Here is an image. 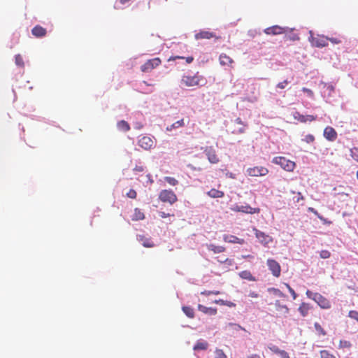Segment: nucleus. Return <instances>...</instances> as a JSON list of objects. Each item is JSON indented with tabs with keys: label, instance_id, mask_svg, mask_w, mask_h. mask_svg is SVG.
Returning <instances> with one entry per match:
<instances>
[{
	"label": "nucleus",
	"instance_id": "nucleus-1",
	"mask_svg": "<svg viewBox=\"0 0 358 358\" xmlns=\"http://www.w3.org/2000/svg\"><path fill=\"white\" fill-rule=\"evenodd\" d=\"M181 83L187 87H195L205 85L206 80L203 76L197 73L194 76H183Z\"/></svg>",
	"mask_w": 358,
	"mask_h": 358
},
{
	"label": "nucleus",
	"instance_id": "nucleus-2",
	"mask_svg": "<svg viewBox=\"0 0 358 358\" xmlns=\"http://www.w3.org/2000/svg\"><path fill=\"white\" fill-rule=\"evenodd\" d=\"M306 294L309 299L315 301L321 308L329 309L331 308L330 301L320 293H314L310 290H307Z\"/></svg>",
	"mask_w": 358,
	"mask_h": 358
},
{
	"label": "nucleus",
	"instance_id": "nucleus-3",
	"mask_svg": "<svg viewBox=\"0 0 358 358\" xmlns=\"http://www.w3.org/2000/svg\"><path fill=\"white\" fill-rule=\"evenodd\" d=\"M273 163L278 164L282 169L287 171H293L296 167V164L293 161L287 159L285 157H275L272 160Z\"/></svg>",
	"mask_w": 358,
	"mask_h": 358
},
{
	"label": "nucleus",
	"instance_id": "nucleus-4",
	"mask_svg": "<svg viewBox=\"0 0 358 358\" xmlns=\"http://www.w3.org/2000/svg\"><path fill=\"white\" fill-rule=\"evenodd\" d=\"M160 201L164 203L173 204L178 200L176 194L171 189H164L161 191L159 195Z\"/></svg>",
	"mask_w": 358,
	"mask_h": 358
},
{
	"label": "nucleus",
	"instance_id": "nucleus-5",
	"mask_svg": "<svg viewBox=\"0 0 358 358\" xmlns=\"http://www.w3.org/2000/svg\"><path fill=\"white\" fill-rule=\"evenodd\" d=\"M162 63L160 58L155 57L151 59H148L146 62H145L141 66V70L142 72L148 73L150 72L155 68L159 66Z\"/></svg>",
	"mask_w": 358,
	"mask_h": 358
},
{
	"label": "nucleus",
	"instance_id": "nucleus-6",
	"mask_svg": "<svg viewBox=\"0 0 358 358\" xmlns=\"http://www.w3.org/2000/svg\"><path fill=\"white\" fill-rule=\"evenodd\" d=\"M231 209L234 212H240L246 214H258L260 213L259 208H252L248 204L245 206L236 205L233 206Z\"/></svg>",
	"mask_w": 358,
	"mask_h": 358
},
{
	"label": "nucleus",
	"instance_id": "nucleus-7",
	"mask_svg": "<svg viewBox=\"0 0 358 358\" xmlns=\"http://www.w3.org/2000/svg\"><path fill=\"white\" fill-rule=\"evenodd\" d=\"M266 264L268 269L271 271L272 275L276 278H278L281 273V267L279 263L275 259H268Z\"/></svg>",
	"mask_w": 358,
	"mask_h": 358
},
{
	"label": "nucleus",
	"instance_id": "nucleus-8",
	"mask_svg": "<svg viewBox=\"0 0 358 358\" xmlns=\"http://www.w3.org/2000/svg\"><path fill=\"white\" fill-rule=\"evenodd\" d=\"M328 39L329 37L324 36L323 35H317L315 37L312 36L310 41L313 46L317 48H323L328 45Z\"/></svg>",
	"mask_w": 358,
	"mask_h": 358
},
{
	"label": "nucleus",
	"instance_id": "nucleus-9",
	"mask_svg": "<svg viewBox=\"0 0 358 358\" xmlns=\"http://www.w3.org/2000/svg\"><path fill=\"white\" fill-rule=\"evenodd\" d=\"M247 173L250 176H264L268 173V170L264 166H255L248 169Z\"/></svg>",
	"mask_w": 358,
	"mask_h": 358
},
{
	"label": "nucleus",
	"instance_id": "nucleus-10",
	"mask_svg": "<svg viewBox=\"0 0 358 358\" xmlns=\"http://www.w3.org/2000/svg\"><path fill=\"white\" fill-rule=\"evenodd\" d=\"M194 38L196 40L210 39L213 38L218 40L220 38V37L217 36L214 32L206 30H201L199 32L196 33L194 35Z\"/></svg>",
	"mask_w": 358,
	"mask_h": 358
},
{
	"label": "nucleus",
	"instance_id": "nucleus-11",
	"mask_svg": "<svg viewBox=\"0 0 358 358\" xmlns=\"http://www.w3.org/2000/svg\"><path fill=\"white\" fill-rule=\"evenodd\" d=\"M287 28L282 27L278 25H274L266 28L264 32L267 35H279L287 32Z\"/></svg>",
	"mask_w": 358,
	"mask_h": 358
},
{
	"label": "nucleus",
	"instance_id": "nucleus-12",
	"mask_svg": "<svg viewBox=\"0 0 358 358\" xmlns=\"http://www.w3.org/2000/svg\"><path fill=\"white\" fill-rule=\"evenodd\" d=\"M294 119L301 122V123H306L307 122H313L315 121L317 119V116H314L312 115H302L298 111H295L293 113Z\"/></svg>",
	"mask_w": 358,
	"mask_h": 358
},
{
	"label": "nucleus",
	"instance_id": "nucleus-13",
	"mask_svg": "<svg viewBox=\"0 0 358 358\" xmlns=\"http://www.w3.org/2000/svg\"><path fill=\"white\" fill-rule=\"evenodd\" d=\"M204 152L210 163L217 164L219 162V158L216 155V151L212 146L207 147L205 149Z\"/></svg>",
	"mask_w": 358,
	"mask_h": 358
},
{
	"label": "nucleus",
	"instance_id": "nucleus-14",
	"mask_svg": "<svg viewBox=\"0 0 358 358\" xmlns=\"http://www.w3.org/2000/svg\"><path fill=\"white\" fill-rule=\"evenodd\" d=\"M138 145L144 150H150L154 146L153 140L149 136H143L138 140Z\"/></svg>",
	"mask_w": 358,
	"mask_h": 358
},
{
	"label": "nucleus",
	"instance_id": "nucleus-15",
	"mask_svg": "<svg viewBox=\"0 0 358 358\" xmlns=\"http://www.w3.org/2000/svg\"><path fill=\"white\" fill-rule=\"evenodd\" d=\"M324 136L329 141H334L337 138V132L331 127H327L324 129Z\"/></svg>",
	"mask_w": 358,
	"mask_h": 358
},
{
	"label": "nucleus",
	"instance_id": "nucleus-16",
	"mask_svg": "<svg viewBox=\"0 0 358 358\" xmlns=\"http://www.w3.org/2000/svg\"><path fill=\"white\" fill-rule=\"evenodd\" d=\"M255 235L259 241L264 245H267L272 242V238L262 231L256 230Z\"/></svg>",
	"mask_w": 358,
	"mask_h": 358
},
{
	"label": "nucleus",
	"instance_id": "nucleus-17",
	"mask_svg": "<svg viewBox=\"0 0 358 358\" xmlns=\"http://www.w3.org/2000/svg\"><path fill=\"white\" fill-rule=\"evenodd\" d=\"M223 240L226 243H238V244H243L245 243L244 239L239 238L236 236L234 235H229L225 234L223 236Z\"/></svg>",
	"mask_w": 358,
	"mask_h": 358
},
{
	"label": "nucleus",
	"instance_id": "nucleus-18",
	"mask_svg": "<svg viewBox=\"0 0 358 358\" xmlns=\"http://www.w3.org/2000/svg\"><path fill=\"white\" fill-rule=\"evenodd\" d=\"M31 34L36 38H42L46 35L47 31L41 25H36L31 29Z\"/></svg>",
	"mask_w": 358,
	"mask_h": 358
},
{
	"label": "nucleus",
	"instance_id": "nucleus-19",
	"mask_svg": "<svg viewBox=\"0 0 358 358\" xmlns=\"http://www.w3.org/2000/svg\"><path fill=\"white\" fill-rule=\"evenodd\" d=\"M220 64L222 66H231L234 60L225 53H222L219 57Z\"/></svg>",
	"mask_w": 358,
	"mask_h": 358
},
{
	"label": "nucleus",
	"instance_id": "nucleus-20",
	"mask_svg": "<svg viewBox=\"0 0 358 358\" xmlns=\"http://www.w3.org/2000/svg\"><path fill=\"white\" fill-rule=\"evenodd\" d=\"M198 310L205 314L210 315H215L217 314V308L211 307L208 308L201 304L198 305Z\"/></svg>",
	"mask_w": 358,
	"mask_h": 358
},
{
	"label": "nucleus",
	"instance_id": "nucleus-21",
	"mask_svg": "<svg viewBox=\"0 0 358 358\" xmlns=\"http://www.w3.org/2000/svg\"><path fill=\"white\" fill-rule=\"evenodd\" d=\"M208 348V343L207 341H203V340H199L196 344L194 345V346L193 347V350L194 351H197V350H207Z\"/></svg>",
	"mask_w": 358,
	"mask_h": 358
},
{
	"label": "nucleus",
	"instance_id": "nucleus-22",
	"mask_svg": "<svg viewBox=\"0 0 358 358\" xmlns=\"http://www.w3.org/2000/svg\"><path fill=\"white\" fill-rule=\"evenodd\" d=\"M207 249L209 251H212L213 253H221L226 250L225 247L221 245H215L214 244L206 245Z\"/></svg>",
	"mask_w": 358,
	"mask_h": 358
},
{
	"label": "nucleus",
	"instance_id": "nucleus-23",
	"mask_svg": "<svg viewBox=\"0 0 358 358\" xmlns=\"http://www.w3.org/2000/svg\"><path fill=\"white\" fill-rule=\"evenodd\" d=\"M145 218V215L141 209L136 208L134 210V213L131 217L133 221L143 220Z\"/></svg>",
	"mask_w": 358,
	"mask_h": 358
},
{
	"label": "nucleus",
	"instance_id": "nucleus-24",
	"mask_svg": "<svg viewBox=\"0 0 358 358\" xmlns=\"http://www.w3.org/2000/svg\"><path fill=\"white\" fill-rule=\"evenodd\" d=\"M207 195L211 198H222L224 193L222 191L213 188L207 192Z\"/></svg>",
	"mask_w": 358,
	"mask_h": 358
},
{
	"label": "nucleus",
	"instance_id": "nucleus-25",
	"mask_svg": "<svg viewBox=\"0 0 358 358\" xmlns=\"http://www.w3.org/2000/svg\"><path fill=\"white\" fill-rule=\"evenodd\" d=\"M310 309V306L306 303H302L299 307V311L303 317H306Z\"/></svg>",
	"mask_w": 358,
	"mask_h": 358
},
{
	"label": "nucleus",
	"instance_id": "nucleus-26",
	"mask_svg": "<svg viewBox=\"0 0 358 358\" xmlns=\"http://www.w3.org/2000/svg\"><path fill=\"white\" fill-rule=\"evenodd\" d=\"M139 241L142 242V245L145 248H152L155 246L154 243L151 241L150 238H146L143 236H139Z\"/></svg>",
	"mask_w": 358,
	"mask_h": 358
},
{
	"label": "nucleus",
	"instance_id": "nucleus-27",
	"mask_svg": "<svg viewBox=\"0 0 358 358\" xmlns=\"http://www.w3.org/2000/svg\"><path fill=\"white\" fill-rule=\"evenodd\" d=\"M239 276L245 280L250 281H255V278L252 276V273L249 271H243L239 273Z\"/></svg>",
	"mask_w": 358,
	"mask_h": 358
},
{
	"label": "nucleus",
	"instance_id": "nucleus-28",
	"mask_svg": "<svg viewBox=\"0 0 358 358\" xmlns=\"http://www.w3.org/2000/svg\"><path fill=\"white\" fill-rule=\"evenodd\" d=\"M276 310L282 312L284 314L289 313V308L286 305L281 304L280 301L277 300L275 302Z\"/></svg>",
	"mask_w": 358,
	"mask_h": 358
},
{
	"label": "nucleus",
	"instance_id": "nucleus-29",
	"mask_svg": "<svg viewBox=\"0 0 358 358\" xmlns=\"http://www.w3.org/2000/svg\"><path fill=\"white\" fill-rule=\"evenodd\" d=\"M117 128L122 131H128L130 129V126L127 122L121 120L117 122Z\"/></svg>",
	"mask_w": 358,
	"mask_h": 358
},
{
	"label": "nucleus",
	"instance_id": "nucleus-30",
	"mask_svg": "<svg viewBox=\"0 0 358 358\" xmlns=\"http://www.w3.org/2000/svg\"><path fill=\"white\" fill-rule=\"evenodd\" d=\"M185 126L184 120L181 119L174 123H173L171 126L167 127L166 129L168 131H171L173 129H176L179 127H182Z\"/></svg>",
	"mask_w": 358,
	"mask_h": 358
},
{
	"label": "nucleus",
	"instance_id": "nucleus-31",
	"mask_svg": "<svg viewBox=\"0 0 358 358\" xmlns=\"http://www.w3.org/2000/svg\"><path fill=\"white\" fill-rule=\"evenodd\" d=\"M182 311L189 318H193L194 317V309L189 306H183Z\"/></svg>",
	"mask_w": 358,
	"mask_h": 358
},
{
	"label": "nucleus",
	"instance_id": "nucleus-32",
	"mask_svg": "<svg viewBox=\"0 0 358 358\" xmlns=\"http://www.w3.org/2000/svg\"><path fill=\"white\" fill-rule=\"evenodd\" d=\"M214 303H215L217 304L222 305V306H227L229 307H235L236 306V304L234 303H233L231 301H224L222 299L215 300L214 301Z\"/></svg>",
	"mask_w": 358,
	"mask_h": 358
},
{
	"label": "nucleus",
	"instance_id": "nucleus-33",
	"mask_svg": "<svg viewBox=\"0 0 358 358\" xmlns=\"http://www.w3.org/2000/svg\"><path fill=\"white\" fill-rule=\"evenodd\" d=\"M177 59H185L186 60V62L187 64H190L193 62L194 60V57H181V56H176V57H171L169 59V61H174Z\"/></svg>",
	"mask_w": 358,
	"mask_h": 358
},
{
	"label": "nucleus",
	"instance_id": "nucleus-34",
	"mask_svg": "<svg viewBox=\"0 0 358 358\" xmlns=\"http://www.w3.org/2000/svg\"><path fill=\"white\" fill-rule=\"evenodd\" d=\"M320 354L321 358H336L333 354L327 350H321Z\"/></svg>",
	"mask_w": 358,
	"mask_h": 358
},
{
	"label": "nucleus",
	"instance_id": "nucleus-35",
	"mask_svg": "<svg viewBox=\"0 0 358 358\" xmlns=\"http://www.w3.org/2000/svg\"><path fill=\"white\" fill-rule=\"evenodd\" d=\"M314 327H315V330L320 335L325 336L327 334L326 331L324 330V329L322 327V326L319 323L315 322L314 324Z\"/></svg>",
	"mask_w": 358,
	"mask_h": 358
},
{
	"label": "nucleus",
	"instance_id": "nucleus-36",
	"mask_svg": "<svg viewBox=\"0 0 358 358\" xmlns=\"http://www.w3.org/2000/svg\"><path fill=\"white\" fill-rule=\"evenodd\" d=\"M217 261L220 262V264H225L227 266H232L234 264V259H229V258H224V260H220L219 257H216Z\"/></svg>",
	"mask_w": 358,
	"mask_h": 358
},
{
	"label": "nucleus",
	"instance_id": "nucleus-37",
	"mask_svg": "<svg viewBox=\"0 0 358 358\" xmlns=\"http://www.w3.org/2000/svg\"><path fill=\"white\" fill-rule=\"evenodd\" d=\"M164 180L171 185L175 186L178 184V181L173 177H165Z\"/></svg>",
	"mask_w": 358,
	"mask_h": 358
},
{
	"label": "nucleus",
	"instance_id": "nucleus-38",
	"mask_svg": "<svg viewBox=\"0 0 358 358\" xmlns=\"http://www.w3.org/2000/svg\"><path fill=\"white\" fill-rule=\"evenodd\" d=\"M352 345L350 341L345 340H341L339 343V347L341 348H350Z\"/></svg>",
	"mask_w": 358,
	"mask_h": 358
},
{
	"label": "nucleus",
	"instance_id": "nucleus-39",
	"mask_svg": "<svg viewBox=\"0 0 358 358\" xmlns=\"http://www.w3.org/2000/svg\"><path fill=\"white\" fill-rule=\"evenodd\" d=\"M215 358H227V356L222 350L216 349L215 351Z\"/></svg>",
	"mask_w": 358,
	"mask_h": 358
},
{
	"label": "nucleus",
	"instance_id": "nucleus-40",
	"mask_svg": "<svg viewBox=\"0 0 358 358\" xmlns=\"http://www.w3.org/2000/svg\"><path fill=\"white\" fill-rule=\"evenodd\" d=\"M15 60L16 65L21 66V67L24 66V61L20 55H15Z\"/></svg>",
	"mask_w": 358,
	"mask_h": 358
},
{
	"label": "nucleus",
	"instance_id": "nucleus-41",
	"mask_svg": "<svg viewBox=\"0 0 358 358\" xmlns=\"http://www.w3.org/2000/svg\"><path fill=\"white\" fill-rule=\"evenodd\" d=\"M268 292H273L275 295L278 296L280 297L285 296L284 294L280 289L276 288H269Z\"/></svg>",
	"mask_w": 358,
	"mask_h": 358
},
{
	"label": "nucleus",
	"instance_id": "nucleus-42",
	"mask_svg": "<svg viewBox=\"0 0 358 358\" xmlns=\"http://www.w3.org/2000/svg\"><path fill=\"white\" fill-rule=\"evenodd\" d=\"M303 141L307 143H313L315 141V136L312 134H308L305 136Z\"/></svg>",
	"mask_w": 358,
	"mask_h": 358
},
{
	"label": "nucleus",
	"instance_id": "nucleus-43",
	"mask_svg": "<svg viewBox=\"0 0 358 358\" xmlns=\"http://www.w3.org/2000/svg\"><path fill=\"white\" fill-rule=\"evenodd\" d=\"M127 196L130 198V199H136V196H137V192H136V190L133 189H131L127 193Z\"/></svg>",
	"mask_w": 358,
	"mask_h": 358
},
{
	"label": "nucleus",
	"instance_id": "nucleus-44",
	"mask_svg": "<svg viewBox=\"0 0 358 358\" xmlns=\"http://www.w3.org/2000/svg\"><path fill=\"white\" fill-rule=\"evenodd\" d=\"M348 316L358 322V312L356 310H350L348 313Z\"/></svg>",
	"mask_w": 358,
	"mask_h": 358
},
{
	"label": "nucleus",
	"instance_id": "nucleus-45",
	"mask_svg": "<svg viewBox=\"0 0 358 358\" xmlns=\"http://www.w3.org/2000/svg\"><path fill=\"white\" fill-rule=\"evenodd\" d=\"M320 256L322 259H327L330 257L331 253L329 251L324 250L320 252Z\"/></svg>",
	"mask_w": 358,
	"mask_h": 358
},
{
	"label": "nucleus",
	"instance_id": "nucleus-46",
	"mask_svg": "<svg viewBox=\"0 0 358 358\" xmlns=\"http://www.w3.org/2000/svg\"><path fill=\"white\" fill-rule=\"evenodd\" d=\"M352 157L358 162V148H354L351 150Z\"/></svg>",
	"mask_w": 358,
	"mask_h": 358
},
{
	"label": "nucleus",
	"instance_id": "nucleus-47",
	"mask_svg": "<svg viewBox=\"0 0 358 358\" xmlns=\"http://www.w3.org/2000/svg\"><path fill=\"white\" fill-rule=\"evenodd\" d=\"M285 286L288 289L289 293L292 294V297H293V299H296V294L295 292V291L289 286V284L286 283L285 284Z\"/></svg>",
	"mask_w": 358,
	"mask_h": 358
},
{
	"label": "nucleus",
	"instance_id": "nucleus-48",
	"mask_svg": "<svg viewBox=\"0 0 358 358\" xmlns=\"http://www.w3.org/2000/svg\"><path fill=\"white\" fill-rule=\"evenodd\" d=\"M309 212L314 213L320 220H323V217L319 214V213L313 208L309 207L308 208Z\"/></svg>",
	"mask_w": 358,
	"mask_h": 358
},
{
	"label": "nucleus",
	"instance_id": "nucleus-49",
	"mask_svg": "<svg viewBox=\"0 0 358 358\" xmlns=\"http://www.w3.org/2000/svg\"><path fill=\"white\" fill-rule=\"evenodd\" d=\"M302 91L305 93H306L308 94V96L310 98H313L314 96V93L313 92L308 89V88H306V87H303L302 88Z\"/></svg>",
	"mask_w": 358,
	"mask_h": 358
},
{
	"label": "nucleus",
	"instance_id": "nucleus-50",
	"mask_svg": "<svg viewBox=\"0 0 358 358\" xmlns=\"http://www.w3.org/2000/svg\"><path fill=\"white\" fill-rule=\"evenodd\" d=\"M288 84V81L287 80H283L277 84L276 87L279 89H285Z\"/></svg>",
	"mask_w": 358,
	"mask_h": 358
},
{
	"label": "nucleus",
	"instance_id": "nucleus-51",
	"mask_svg": "<svg viewBox=\"0 0 358 358\" xmlns=\"http://www.w3.org/2000/svg\"><path fill=\"white\" fill-rule=\"evenodd\" d=\"M328 41H330L334 44H339L341 43V39H339L338 38H334V37L329 38Z\"/></svg>",
	"mask_w": 358,
	"mask_h": 358
},
{
	"label": "nucleus",
	"instance_id": "nucleus-52",
	"mask_svg": "<svg viewBox=\"0 0 358 358\" xmlns=\"http://www.w3.org/2000/svg\"><path fill=\"white\" fill-rule=\"evenodd\" d=\"M268 348L273 352L274 353L279 354L281 351L277 346L275 345H270Z\"/></svg>",
	"mask_w": 358,
	"mask_h": 358
},
{
	"label": "nucleus",
	"instance_id": "nucleus-53",
	"mask_svg": "<svg viewBox=\"0 0 358 358\" xmlns=\"http://www.w3.org/2000/svg\"><path fill=\"white\" fill-rule=\"evenodd\" d=\"M297 195H298V196L295 201L296 203H299L301 201H303L305 199L304 196L301 194V192H297Z\"/></svg>",
	"mask_w": 358,
	"mask_h": 358
},
{
	"label": "nucleus",
	"instance_id": "nucleus-54",
	"mask_svg": "<svg viewBox=\"0 0 358 358\" xmlns=\"http://www.w3.org/2000/svg\"><path fill=\"white\" fill-rule=\"evenodd\" d=\"M279 355L281 356V358H289L288 353L285 350H281Z\"/></svg>",
	"mask_w": 358,
	"mask_h": 358
},
{
	"label": "nucleus",
	"instance_id": "nucleus-55",
	"mask_svg": "<svg viewBox=\"0 0 358 358\" xmlns=\"http://www.w3.org/2000/svg\"><path fill=\"white\" fill-rule=\"evenodd\" d=\"M299 36L298 34H293L292 36H289V39L294 41H299Z\"/></svg>",
	"mask_w": 358,
	"mask_h": 358
},
{
	"label": "nucleus",
	"instance_id": "nucleus-56",
	"mask_svg": "<svg viewBox=\"0 0 358 358\" xmlns=\"http://www.w3.org/2000/svg\"><path fill=\"white\" fill-rule=\"evenodd\" d=\"M249 296L251 298H257L259 297V294L255 292H250L249 293Z\"/></svg>",
	"mask_w": 358,
	"mask_h": 358
},
{
	"label": "nucleus",
	"instance_id": "nucleus-57",
	"mask_svg": "<svg viewBox=\"0 0 358 358\" xmlns=\"http://www.w3.org/2000/svg\"><path fill=\"white\" fill-rule=\"evenodd\" d=\"M134 171L137 172H142L144 171V168L142 166H136L134 168Z\"/></svg>",
	"mask_w": 358,
	"mask_h": 358
},
{
	"label": "nucleus",
	"instance_id": "nucleus-58",
	"mask_svg": "<svg viewBox=\"0 0 358 358\" xmlns=\"http://www.w3.org/2000/svg\"><path fill=\"white\" fill-rule=\"evenodd\" d=\"M171 215L169 214V213H166L165 212H159V216L162 217V218H166L169 216H170Z\"/></svg>",
	"mask_w": 358,
	"mask_h": 358
},
{
	"label": "nucleus",
	"instance_id": "nucleus-59",
	"mask_svg": "<svg viewBox=\"0 0 358 358\" xmlns=\"http://www.w3.org/2000/svg\"><path fill=\"white\" fill-rule=\"evenodd\" d=\"M201 294H203V295H206V296H209V295L213 294H212V291L205 290V291L201 292Z\"/></svg>",
	"mask_w": 358,
	"mask_h": 358
},
{
	"label": "nucleus",
	"instance_id": "nucleus-60",
	"mask_svg": "<svg viewBox=\"0 0 358 358\" xmlns=\"http://www.w3.org/2000/svg\"><path fill=\"white\" fill-rule=\"evenodd\" d=\"M247 358H260V356L257 354H252L248 356Z\"/></svg>",
	"mask_w": 358,
	"mask_h": 358
},
{
	"label": "nucleus",
	"instance_id": "nucleus-61",
	"mask_svg": "<svg viewBox=\"0 0 358 358\" xmlns=\"http://www.w3.org/2000/svg\"><path fill=\"white\" fill-rule=\"evenodd\" d=\"M236 122L238 124H241L243 125V121L241 120V119L240 117H238L236 120Z\"/></svg>",
	"mask_w": 358,
	"mask_h": 358
},
{
	"label": "nucleus",
	"instance_id": "nucleus-62",
	"mask_svg": "<svg viewBox=\"0 0 358 358\" xmlns=\"http://www.w3.org/2000/svg\"><path fill=\"white\" fill-rule=\"evenodd\" d=\"M131 0H120V3L125 4L126 3L130 1Z\"/></svg>",
	"mask_w": 358,
	"mask_h": 358
},
{
	"label": "nucleus",
	"instance_id": "nucleus-63",
	"mask_svg": "<svg viewBox=\"0 0 358 358\" xmlns=\"http://www.w3.org/2000/svg\"><path fill=\"white\" fill-rule=\"evenodd\" d=\"M212 294L214 295H218L220 294V291H212Z\"/></svg>",
	"mask_w": 358,
	"mask_h": 358
},
{
	"label": "nucleus",
	"instance_id": "nucleus-64",
	"mask_svg": "<svg viewBox=\"0 0 358 358\" xmlns=\"http://www.w3.org/2000/svg\"><path fill=\"white\" fill-rule=\"evenodd\" d=\"M321 221H322L324 223H328V224H331V222H329V221H327V220L325 218L323 217V220H320Z\"/></svg>",
	"mask_w": 358,
	"mask_h": 358
}]
</instances>
